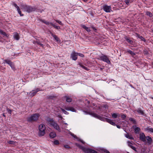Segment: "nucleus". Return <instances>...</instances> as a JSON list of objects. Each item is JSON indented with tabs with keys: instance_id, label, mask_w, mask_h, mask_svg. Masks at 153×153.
I'll return each instance as SVG.
<instances>
[{
	"instance_id": "nucleus-1",
	"label": "nucleus",
	"mask_w": 153,
	"mask_h": 153,
	"mask_svg": "<svg viewBox=\"0 0 153 153\" xmlns=\"http://www.w3.org/2000/svg\"><path fill=\"white\" fill-rule=\"evenodd\" d=\"M47 120L49 124L51 126H53L54 129L57 130L59 132L61 131V129L59 126L54 121L53 119L50 118H48L47 119Z\"/></svg>"
},
{
	"instance_id": "nucleus-2",
	"label": "nucleus",
	"mask_w": 153,
	"mask_h": 153,
	"mask_svg": "<svg viewBox=\"0 0 153 153\" xmlns=\"http://www.w3.org/2000/svg\"><path fill=\"white\" fill-rule=\"evenodd\" d=\"M21 9L28 13H30L35 10V8L30 6H27L26 4H22L21 6Z\"/></svg>"
},
{
	"instance_id": "nucleus-3",
	"label": "nucleus",
	"mask_w": 153,
	"mask_h": 153,
	"mask_svg": "<svg viewBox=\"0 0 153 153\" xmlns=\"http://www.w3.org/2000/svg\"><path fill=\"white\" fill-rule=\"evenodd\" d=\"M76 145L79 147V148L82 150V151L85 153H97V152L94 150L90 149L85 148V147L81 146Z\"/></svg>"
},
{
	"instance_id": "nucleus-4",
	"label": "nucleus",
	"mask_w": 153,
	"mask_h": 153,
	"mask_svg": "<svg viewBox=\"0 0 153 153\" xmlns=\"http://www.w3.org/2000/svg\"><path fill=\"white\" fill-rule=\"evenodd\" d=\"M39 135L40 136H43L45 134V125L43 124H41L39 127Z\"/></svg>"
},
{
	"instance_id": "nucleus-5",
	"label": "nucleus",
	"mask_w": 153,
	"mask_h": 153,
	"mask_svg": "<svg viewBox=\"0 0 153 153\" xmlns=\"http://www.w3.org/2000/svg\"><path fill=\"white\" fill-rule=\"evenodd\" d=\"M39 116L40 115L39 114H33L27 118V121L28 122L36 121L38 119Z\"/></svg>"
},
{
	"instance_id": "nucleus-6",
	"label": "nucleus",
	"mask_w": 153,
	"mask_h": 153,
	"mask_svg": "<svg viewBox=\"0 0 153 153\" xmlns=\"http://www.w3.org/2000/svg\"><path fill=\"white\" fill-rule=\"evenodd\" d=\"M64 108H61L60 109L63 112L66 114H68V112L66 111L64 109V108H65V109L67 111H70L72 112H76V109L72 107H68L65 106L64 107Z\"/></svg>"
},
{
	"instance_id": "nucleus-7",
	"label": "nucleus",
	"mask_w": 153,
	"mask_h": 153,
	"mask_svg": "<svg viewBox=\"0 0 153 153\" xmlns=\"http://www.w3.org/2000/svg\"><path fill=\"white\" fill-rule=\"evenodd\" d=\"M64 108H61L60 109L63 112L66 114H68V112L66 111L64 109V108H65V109L67 111H70L72 112H76V109L72 107H68L65 106L64 107Z\"/></svg>"
},
{
	"instance_id": "nucleus-8",
	"label": "nucleus",
	"mask_w": 153,
	"mask_h": 153,
	"mask_svg": "<svg viewBox=\"0 0 153 153\" xmlns=\"http://www.w3.org/2000/svg\"><path fill=\"white\" fill-rule=\"evenodd\" d=\"M90 114L93 117L98 119L102 121L107 122V119H108V118H107L101 117L94 113H91Z\"/></svg>"
},
{
	"instance_id": "nucleus-9",
	"label": "nucleus",
	"mask_w": 153,
	"mask_h": 153,
	"mask_svg": "<svg viewBox=\"0 0 153 153\" xmlns=\"http://www.w3.org/2000/svg\"><path fill=\"white\" fill-rule=\"evenodd\" d=\"M103 9L105 12L107 13H110L112 11L111 10V6L107 5L103 6Z\"/></svg>"
},
{
	"instance_id": "nucleus-10",
	"label": "nucleus",
	"mask_w": 153,
	"mask_h": 153,
	"mask_svg": "<svg viewBox=\"0 0 153 153\" xmlns=\"http://www.w3.org/2000/svg\"><path fill=\"white\" fill-rule=\"evenodd\" d=\"M100 59L104 62H105L108 64L110 63V61L108 58L106 56L103 55L100 57Z\"/></svg>"
},
{
	"instance_id": "nucleus-11",
	"label": "nucleus",
	"mask_w": 153,
	"mask_h": 153,
	"mask_svg": "<svg viewBox=\"0 0 153 153\" xmlns=\"http://www.w3.org/2000/svg\"><path fill=\"white\" fill-rule=\"evenodd\" d=\"M146 138L144 133H141L140 134V139L143 142H146Z\"/></svg>"
},
{
	"instance_id": "nucleus-12",
	"label": "nucleus",
	"mask_w": 153,
	"mask_h": 153,
	"mask_svg": "<svg viewBox=\"0 0 153 153\" xmlns=\"http://www.w3.org/2000/svg\"><path fill=\"white\" fill-rule=\"evenodd\" d=\"M128 146L130 147L132 149L134 150V151L136 150V148L133 146V145L134 143L133 142H131L129 141H128L127 142Z\"/></svg>"
},
{
	"instance_id": "nucleus-13",
	"label": "nucleus",
	"mask_w": 153,
	"mask_h": 153,
	"mask_svg": "<svg viewBox=\"0 0 153 153\" xmlns=\"http://www.w3.org/2000/svg\"><path fill=\"white\" fill-rule=\"evenodd\" d=\"M78 55V53L75 52H73L71 54V57L73 60H76L77 59V56Z\"/></svg>"
},
{
	"instance_id": "nucleus-14",
	"label": "nucleus",
	"mask_w": 153,
	"mask_h": 153,
	"mask_svg": "<svg viewBox=\"0 0 153 153\" xmlns=\"http://www.w3.org/2000/svg\"><path fill=\"white\" fill-rule=\"evenodd\" d=\"M13 5L16 8L18 12L20 14V16H23V15L21 13V12L19 9V8L17 4L15 3H14L13 4Z\"/></svg>"
},
{
	"instance_id": "nucleus-15",
	"label": "nucleus",
	"mask_w": 153,
	"mask_h": 153,
	"mask_svg": "<svg viewBox=\"0 0 153 153\" xmlns=\"http://www.w3.org/2000/svg\"><path fill=\"white\" fill-rule=\"evenodd\" d=\"M39 91V88H37L36 90L32 91L29 94V95H30V96L33 97L35 95L37 92Z\"/></svg>"
},
{
	"instance_id": "nucleus-16",
	"label": "nucleus",
	"mask_w": 153,
	"mask_h": 153,
	"mask_svg": "<svg viewBox=\"0 0 153 153\" xmlns=\"http://www.w3.org/2000/svg\"><path fill=\"white\" fill-rule=\"evenodd\" d=\"M146 138L147 140V143L148 145H150L152 143V138L150 137L149 136H147L146 137Z\"/></svg>"
},
{
	"instance_id": "nucleus-17",
	"label": "nucleus",
	"mask_w": 153,
	"mask_h": 153,
	"mask_svg": "<svg viewBox=\"0 0 153 153\" xmlns=\"http://www.w3.org/2000/svg\"><path fill=\"white\" fill-rule=\"evenodd\" d=\"M13 38L15 39L16 40H19L20 37L19 33L16 32L14 33L13 35Z\"/></svg>"
},
{
	"instance_id": "nucleus-18",
	"label": "nucleus",
	"mask_w": 153,
	"mask_h": 153,
	"mask_svg": "<svg viewBox=\"0 0 153 153\" xmlns=\"http://www.w3.org/2000/svg\"><path fill=\"white\" fill-rule=\"evenodd\" d=\"M133 128L134 129V131L136 134L138 133L140 130V129L139 128L137 127L136 126H133Z\"/></svg>"
},
{
	"instance_id": "nucleus-19",
	"label": "nucleus",
	"mask_w": 153,
	"mask_h": 153,
	"mask_svg": "<svg viewBox=\"0 0 153 153\" xmlns=\"http://www.w3.org/2000/svg\"><path fill=\"white\" fill-rule=\"evenodd\" d=\"M107 122L113 126H115L116 125L115 123L114 122H113L112 120L109 119L108 118L107 119Z\"/></svg>"
},
{
	"instance_id": "nucleus-20",
	"label": "nucleus",
	"mask_w": 153,
	"mask_h": 153,
	"mask_svg": "<svg viewBox=\"0 0 153 153\" xmlns=\"http://www.w3.org/2000/svg\"><path fill=\"white\" fill-rule=\"evenodd\" d=\"M136 111H137L138 114L141 115H143V111L140 108H139L137 110H135L134 111V112L136 113Z\"/></svg>"
},
{
	"instance_id": "nucleus-21",
	"label": "nucleus",
	"mask_w": 153,
	"mask_h": 153,
	"mask_svg": "<svg viewBox=\"0 0 153 153\" xmlns=\"http://www.w3.org/2000/svg\"><path fill=\"white\" fill-rule=\"evenodd\" d=\"M125 137L129 139L134 140V139L131 135H130L128 134H125Z\"/></svg>"
},
{
	"instance_id": "nucleus-22",
	"label": "nucleus",
	"mask_w": 153,
	"mask_h": 153,
	"mask_svg": "<svg viewBox=\"0 0 153 153\" xmlns=\"http://www.w3.org/2000/svg\"><path fill=\"white\" fill-rule=\"evenodd\" d=\"M64 98L66 99V100L68 102H70L72 101V99L67 95L65 96Z\"/></svg>"
},
{
	"instance_id": "nucleus-23",
	"label": "nucleus",
	"mask_w": 153,
	"mask_h": 153,
	"mask_svg": "<svg viewBox=\"0 0 153 153\" xmlns=\"http://www.w3.org/2000/svg\"><path fill=\"white\" fill-rule=\"evenodd\" d=\"M146 131L148 132L153 133V128L150 127H148L145 129Z\"/></svg>"
},
{
	"instance_id": "nucleus-24",
	"label": "nucleus",
	"mask_w": 153,
	"mask_h": 153,
	"mask_svg": "<svg viewBox=\"0 0 153 153\" xmlns=\"http://www.w3.org/2000/svg\"><path fill=\"white\" fill-rule=\"evenodd\" d=\"M50 136L51 138H53L55 137L56 136V134L55 132H52L50 133Z\"/></svg>"
},
{
	"instance_id": "nucleus-25",
	"label": "nucleus",
	"mask_w": 153,
	"mask_h": 153,
	"mask_svg": "<svg viewBox=\"0 0 153 153\" xmlns=\"http://www.w3.org/2000/svg\"><path fill=\"white\" fill-rule=\"evenodd\" d=\"M133 1L132 0H125L124 2L127 5H129L130 3H131Z\"/></svg>"
},
{
	"instance_id": "nucleus-26",
	"label": "nucleus",
	"mask_w": 153,
	"mask_h": 153,
	"mask_svg": "<svg viewBox=\"0 0 153 153\" xmlns=\"http://www.w3.org/2000/svg\"><path fill=\"white\" fill-rule=\"evenodd\" d=\"M52 36L54 38V39H55L56 42H60V40H59V39L57 36L56 35H54L53 34H52Z\"/></svg>"
},
{
	"instance_id": "nucleus-27",
	"label": "nucleus",
	"mask_w": 153,
	"mask_h": 153,
	"mask_svg": "<svg viewBox=\"0 0 153 153\" xmlns=\"http://www.w3.org/2000/svg\"><path fill=\"white\" fill-rule=\"evenodd\" d=\"M82 27H83L84 29H85L88 32H90V28L87 27L85 25H82Z\"/></svg>"
},
{
	"instance_id": "nucleus-28",
	"label": "nucleus",
	"mask_w": 153,
	"mask_h": 153,
	"mask_svg": "<svg viewBox=\"0 0 153 153\" xmlns=\"http://www.w3.org/2000/svg\"><path fill=\"white\" fill-rule=\"evenodd\" d=\"M0 34L6 37H8V36L7 34H6L5 32H4L1 29H0Z\"/></svg>"
},
{
	"instance_id": "nucleus-29",
	"label": "nucleus",
	"mask_w": 153,
	"mask_h": 153,
	"mask_svg": "<svg viewBox=\"0 0 153 153\" xmlns=\"http://www.w3.org/2000/svg\"><path fill=\"white\" fill-rule=\"evenodd\" d=\"M127 52L131 55L132 56H133L135 55V53L130 50H128L127 51Z\"/></svg>"
},
{
	"instance_id": "nucleus-30",
	"label": "nucleus",
	"mask_w": 153,
	"mask_h": 153,
	"mask_svg": "<svg viewBox=\"0 0 153 153\" xmlns=\"http://www.w3.org/2000/svg\"><path fill=\"white\" fill-rule=\"evenodd\" d=\"M146 14L147 15L150 17H152L153 16L152 13L151 12L148 11L146 12Z\"/></svg>"
},
{
	"instance_id": "nucleus-31",
	"label": "nucleus",
	"mask_w": 153,
	"mask_h": 153,
	"mask_svg": "<svg viewBox=\"0 0 153 153\" xmlns=\"http://www.w3.org/2000/svg\"><path fill=\"white\" fill-rule=\"evenodd\" d=\"M137 37L138 38L140 39L142 41H143L144 42H146V40L142 36L138 35Z\"/></svg>"
},
{
	"instance_id": "nucleus-32",
	"label": "nucleus",
	"mask_w": 153,
	"mask_h": 153,
	"mask_svg": "<svg viewBox=\"0 0 153 153\" xmlns=\"http://www.w3.org/2000/svg\"><path fill=\"white\" fill-rule=\"evenodd\" d=\"M112 117L113 118H116L118 117V114L115 113L111 114Z\"/></svg>"
},
{
	"instance_id": "nucleus-33",
	"label": "nucleus",
	"mask_w": 153,
	"mask_h": 153,
	"mask_svg": "<svg viewBox=\"0 0 153 153\" xmlns=\"http://www.w3.org/2000/svg\"><path fill=\"white\" fill-rule=\"evenodd\" d=\"M51 25L57 29H60V28L59 26H56L52 23H51Z\"/></svg>"
},
{
	"instance_id": "nucleus-34",
	"label": "nucleus",
	"mask_w": 153,
	"mask_h": 153,
	"mask_svg": "<svg viewBox=\"0 0 153 153\" xmlns=\"http://www.w3.org/2000/svg\"><path fill=\"white\" fill-rule=\"evenodd\" d=\"M4 61L10 65L12 63V62L9 60L5 59L4 60Z\"/></svg>"
},
{
	"instance_id": "nucleus-35",
	"label": "nucleus",
	"mask_w": 153,
	"mask_h": 153,
	"mask_svg": "<svg viewBox=\"0 0 153 153\" xmlns=\"http://www.w3.org/2000/svg\"><path fill=\"white\" fill-rule=\"evenodd\" d=\"M129 120L131 122H133V123L134 124H136V121L134 120L133 118H130L129 119Z\"/></svg>"
},
{
	"instance_id": "nucleus-36",
	"label": "nucleus",
	"mask_w": 153,
	"mask_h": 153,
	"mask_svg": "<svg viewBox=\"0 0 153 153\" xmlns=\"http://www.w3.org/2000/svg\"><path fill=\"white\" fill-rule=\"evenodd\" d=\"M56 22L57 23H58L59 25L63 26V24L62 23L61 21H60L58 20H55Z\"/></svg>"
},
{
	"instance_id": "nucleus-37",
	"label": "nucleus",
	"mask_w": 153,
	"mask_h": 153,
	"mask_svg": "<svg viewBox=\"0 0 153 153\" xmlns=\"http://www.w3.org/2000/svg\"><path fill=\"white\" fill-rule=\"evenodd\" d=\"M124 38L126 40L128 43H129L130 41L131 40H130V38L127 36H126Z\"/></svg>"
},
{
	"instance_id": "nucleus-38",
	"label": "nucleus",
	"mask_w": 153,
	"mask_h": 153,
	"mask_svg": "<svg viewBox=\"0 0 153 153\" xmlns=\"http://www.w3.org/2000/svg\"><path fill=\"white\" fill-rule=\"evenodd\" d=\"M42 22H44V23H45L47 25H49V24H51V23H50L48 22H47L44 20H42Z\"/></svg>"
},
{
	"instance_id": "nucleus-39",
	"label": "nucleus",
	"mask_w": 153,
	"mask_h": 153,
	"mask_svg": "<svg viewBox=\"0 0 153 153\" xmlns=\"http://www.w3.org/2000/svg\"><path fill=\"white\" fill-rule=\"evenodd\" d=\"M53 143L55 145H57L59 144V142L58 140H56L54 141Z\"/></svg>"
},
{
	"instance_id": "nucleus-40",
	"label": "nucleus",
	"mask_w": 153,
	"mask_h": 153,
	"mask_svg": "<svg viewBox=\"0 0 153 153\" xmlns=\"http://www.w3.org/2000/svg\"><path fill=\"white\" fill-rule=\"evenodd\" d=\"M8 143H9L10 144H15L16 142H14V141H13L10 140V141H8Z\"/></svg>"
},
{
	"instance_id": "nucleus-41",
	"label": "nucleus",
	"mask_w": 153,
	"mask_h": 153,
	"mask_svg": "<svg viewBox=\"0 0 153 153\" xmlns=\"http://www.w3.org/2000/svg\"><path fill=\"white\" fill-rule=\"evenodd\" d=\"M10 66L11 67V68L14 70H15V67L13 64V63H12L10 65Z\"/></svg>"
},
{
	"instance_id": "nucleus-42",
	"label": "nucleus",
	"mask_w": 153,
	"mask_h": 153,
	"mask_svg": "<svg viewBox=\"0 0 153 153\" xmlns=\"http://www.w3.org/2000/svg\"><path fill=\"white\" fill-rule=\"evenodd\" d=\"M121 117L123 119H124L126 117V116L124 114H123L121 115Z\"/></svg>"
},
{
	"instance_id": "nucleus-43",
	"label": "nucleus",
	"mask_w": 153,
	"mask_h": 153,
	"mask_svg": "<svg viewBox=\"0 0 153 153\" xmlns=\"http://www.w3.org/2000/svg\"><path fill=\"white\" fill-rule=\"evenodd\" d=\"M69 134L71 135L74 138H76V136H75V135H74L72 133L70 132Z\"/></svg>"
},
{
	"instance_id": "nucleus-44",
	"label": "nucleus",
	"mask_w": 153,
	"mask_h": 153,
	"mask_svg": "<svg viewBox=\"0 0 153 153\" xmlns=\"http://www.w3.org/2000/svg\"><path fill=\"white\" fill-rule=\"evenodd\" d=\"M64 147L66 148H68H68H70V146H69L68 145H65L64 146Z\"/></svg>"
},
{
	"instance_id": "nucleus-45",
	"label": "nucleus",
	"mask_w": 153,
	"mask_h": 153,
	"mask_svg": "<svg viewBox=\"0 0 153 153\" xmlns=\"http://www.w3.org/2000/svg\"><path fill=\"white\" fill-rule=\"evenodd\" d=\"M78 55L82 57H83L84 56V55L83 54L81 53H78Z\"/></svg>"
},
{
	"instance_id": "nucleus-46",
	"label": "nucleus",
	"mask_w": 153,
	"mask_h": 153,
	"mask_svg": "<svg viewBox=\"0 0 153 153\" xmlns=\"http://www.w3.org/2000/svg\"><path fill=\"white\" fill-rule=\"evenodd\" d=\"M7 112H8L9 113V114H11V111L10 110V109H8V108H7Z\"/></svg>"
},
{
	"instance_id": "nucleus-47",
	"label": "nucleus",
	"mask_w": 153,
	"mask_h": 153,
	"mask_svg": "<svg viewBox=\"0 0 153 153\" xmlns=\"http://www.w3.org/2000/svg\"><path fill=\"white\" fill-rule=\"evenodd\" d=\"M37 43L38 44V45H40L42 47H43V46H44V45H43L42 44H41V43H39V42H37Z\"/></svg>"
},
{
	"instance_id": "nucleus-48",
	"label": "nucleus",
	"mask_w": 153,
	"mask_h": 153,
	"mask_svg": "<svg viewBox=\"0 0 153 153\" xmlns=\"http://www.w3.org/2000/svg\"><path fill=\"white\" fill-rule=\"evenodd\" d=\"M130 44H131V45H133V43L134 42H133L131 40L129 42V43Z\"/></svg>"
},
{
	"instance_id": "nucleus-49",
	"label": "nucleus",
	"mask_w": 153,
	"mask_h": 153,
	"mask_svg": "<svg viewBox=\"0 0 153 153\" xmlns=\"http://www.w3.org/2000/svg\"><path fill=\"white\" fill-rule=\"evenodd\" d=\"M104 152L106 153H110L108 150H105Z\"/></svg>"
},
{
	"instance_id": "nucleus-50",
	"label": "nucleus",
	"mask_w": 153,
	"mask_h": 153,
	"mask_svg": "<svg viewBox=\"0 0 153 153\" xmlns=\"http://www.w3.org/2000/svg\"><path fill=\"white\" fill-rule=\"evenodd\" d=\"M117 127L118 128H120V126L119 125H117L116 124V125Z\"/></svg>"
},
{
	"instance_id": "nucleus-51",
	"label": "nucleus",
	"mask_w": 153,
	"mask_h": 153,
	"mask_svg": "<svg viewBox=\"0 0 153 153\" xmlns=\"http://www.w3.org/2000/svg\"><path fill=\"white\" fill-rule=\"evenodd\" d=\"M84 69H86V70H87V69L86 68V67H85L84 66H81Z\"/></svg>"
},
{
	"instance_id": "nucleus-52",
	"label": "nucleus",
	"mask_w": 153,
	"mask_h": 153,
	"mask_svg": "<svg viewBox=\"0 0 153 153\" xmlns=\"http://www.w3.org/2000/svg\"><path fill=\"white\" fill-rule=\"evenodd\" d=\"M80 141L82 143L84 144V141H82V140H80Z\"/></svg>"
},
{
	"instance_id": "nucleus-53",
	"label": "nucleus",
	"mask_w": 153,
	"mask_h": 153,
	"mask_svg": "<svg viewBox=\"0 0 153 153\" xmlns=\"http://www.w3.org/2000/svg\"><path fill=\"white\" fill-rule=\"evenodd\" d=\"M3 116L5 117V114L4 113H3Z\"/></svg>"
},
{
	"instance_id": "nucleus-54",
	"label": "nucleus",
	"mask_w": 153,
	"mask_h": 153,
	"mask_svg": "<svg viewBox=\"0 0 153 153\" xmlns=\"http://www.w3.org/2000/svg\"><path fill=\"white\" fill-rule=\"evenodd\" d=\"M65 123V125H68V124H67V123Z\"/></svg>"
},
{
	"instance_id": "nucleus-55",
	"label": "nucleus",
	"mask_w": 153,
	"mask_h": 153,
	"mask_svg": "<svg viewBox=\"0 0 153 153\" xmlns=\"http://www.w3.org/2000/svg\"><path fill=\"white\" fill-rule=\"evenodd\" d=\"M59 111H60V110L59 109H58V110L57 111L58 112H59Z\"/></svg>"
},
{
	"instance_id": "nucleus-56",
	"label": "nucleus",
	"mask_w": 153,
	"mask_h": 153,
	"mask_svg": "<svg viewBox=\"0 0 153 153\" xmlns=\"http://www.w3.org/2000/svg\"><path fill=\"white\" fill-rule=\"evenodd\" d=\"M151 98L152 99H153V97H151Z\"/></svg>"
},
{
	"instance_id": "nucleus-57",
	"label": "nucleus",
	"mask_w": 153,
	"mask_h": 153,
	"mask_svg": "<svg viewBox=\"0 0 153 153\" xmlns=\"http://www.w3.org/2000/svg\"><path fill=\"white\" fill-rule=\"evenodd\" d=\"M127 153H129V152H128Z\"/></svg>"
}]
</instances>
